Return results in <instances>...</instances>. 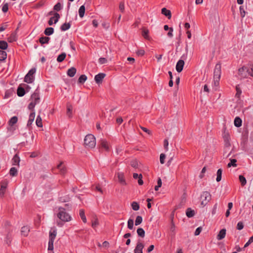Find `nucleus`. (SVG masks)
<instances>
[{
  "label": "nucleus",
  "mask_w": 253,
  "mask_h": 253,
  "mask_svg": "<svg viewBox=\"0 0 253 253\" xmlns=\"http://www.w3.org/2000/svg\"><path fill=\"white\" fill-rule=\"evenodd\" d=\"M84 146L86 149H92L96 145V139L91 134L86 135L84 139Z\"/></svg>",
  "instance_id": "1"
},
{
  "label": "nucleus",
  "mask_w": 253,
  "mask_h": 253,
  "mask_svg": "<svg viewBox=\"0 0 253 253\" xmlns=\"http://www.w3.org/2000/svg\"><path fill=\"white\" fill-rule=\"evenodd\" d=\"M59 212L57 217L62 221L68 222L71 220V216L66 212V209L60 207L58 208Z\"/></svg>",
  "instance_id": "2"
},
{
  "label": "nucleus",
  "mask_w": 253,
  "mask_h": 253,
  "mask_svg": "<svg viewBox=\"0 0 253 253\" xmlns=\"http://www.w3.org/2000/svg\"><path fill=\"white\" fill-rule=\"evenodd\" d=\"M49 242H48V250L52 251L53 250V243L55 237L57 235V231L55 229L51 230L49 231Z\"/></svg>",
  "instance_id": "3"
},
{
  "label": "nucleus",
  "mask_w": 253,
  "mask_h": 253,
  "mask_svg": "<svg viewBox=\"0 0 253 253\" xmlns=\"http://www.w3.org/2000/svg\"><path fill=\"white\" fill-rule=\"evenodd\" d=\"M211 195L208 191L203 192L201 195V205L205 206L211 200Z\"/></svg>",
  "instance_id": "4"
},
{
  "label": "nucleus",
  "mask_w": 253,
  "mask_h": 253,
  "mask_svg": "<svg viewBox=\"0 0 253 253\" xmlns=\"http://www.w3.org/2000/svg\"><path fill=\"white\" fill-rule=\"evenodd\" d=\"M36 68H32L24 78V82L30 84L33 82L34 80V74L36 72Z\"/></svg>",
  "instance_id": "5"
},
{
  "label": "nucleus",
  "mask_w": 253,
  "mask_h": 253,
  "mask_svg": "<svg viewBox=\"0 0 253 253\" xmlns=\"http://www.w3.org/2000/svg\"><path fill=\"white\" fill-rule=\"evenodd\" d=\"M222 136L224 142L225 149H229L231 146V143L230 137L229 132L224 130L222 134Z\"/></svg>",
  "instance_id": "6"
},
{
  "label": "nucleus",
  "mask_w": 253,
  "mask_h": 253,
  "mask_svg": "<svg viewBox=\"0 0 253 253\" xmlns=\"http://www.w3.org/2000/svg\"><path fill=\"white\" fill-rule=\"evenodd\" d=\"M221 66L220 63H217L213 71V78L220 79L221 75Z\"/></svg>",
  "instance_id": "7"
},
{
  "label": "nucleus",
  "mask_w": 253,
  "mask_h": 253,
  "mask_svg": "<svg viewBox=\"0 0 253 253\" xmlns=\"http://www.w3.org/2000/svg\"><path fill=\"white\" fill-rule=\"evenodd\" d=\"M31 99L32 100V102L36 103V104L39 103L40 100V97L39 87L36 89L35 92L31 95Z\"/></svg>",
  "instance_id": "8"
},
{
  "label": "nucleus",
  "mask_w": 253,
  "mask_h": 253,
  "mask_svg": "<svg viewBox=\"0 0 253 253\" xmlns=\"http://www.w3.org/2000/svg\"><path fill=\"white\" fill-rule=\"evenodd\" d=\"M249 69L245 67L240 68L238 70V75L242 78H246L248 75Z\"/></svg>",
  "instance_id": "9"
},
{
  "label": "nucleus",
  "mask_w": 253,
  "mask_h": 253,
  "mask_svg": "<svg viewBox=\"0 0 253 253\" xmlns=\"http://www.w3.org/2000/svg\"><path fill=\"white\" fill-rule=\"evenodd\" d=\"M144 247V244L140 241H138L134 250V253H143V249Z\"/></svg>",
  "instance_id": "10"
},
{
  "label": "nucleus",
  "mask_w": 253,
  "mask_h": 253,
  "mask_svg": "<svg viewBox=\"0 0 253 253\" xmlns=\"http://www.w3.org/2000/svg\"><path fill=\"white\" fill-rule=\"evenodd\" d=\"M106 76V74L104 73H99L96 75L94 77V80L97 84L102 83L103 79Z\"/></svg>",
  "instance_id": "11"
},
{
  "label": "nucleus",
  "mask_w": 253,
  "mask_h": 253,
  "mask_svg": "<svg viewBox=\"0 0 253 253\" xmlns=\"http://www.w3.org/2000/svg\"><path fill=\"white\" fill-rule=\"evenodd\" d=\"M184 61L183 60H179L176 65V70L178 73H180L183 69Z\"/></svg>",
  "instance_id": "12"
},
{
  "label": "nucleus",
  "mask_w": 253,
  "mask_h": 253,
  "mask_svg": "<svg viewBox=\"0 0 253 253\" xmlns=\"http://www.w3.org/2000/svg\"><path fill=\"white\" fill-rule=\"evenodd\" d=\"M149 30L145 27H143L142 28V36L143 37L144 39L146 40L150 41L151 38L149 36Z\"/></svg>",
  "instance_id": "13"
},
{
  "label": "nucleus",
  "mask_w": 253,
  "mask_h": 253,
  "mask_svg": "<svg viewBox=\"0 0 253 253\" xmlns=\"http://www.w3.org/2000/svg\"><path fill=\"white\" fill-rule=\"evenodd\" d=\"M117 176L119 179V182L123 185H126V182L125 177H124V174L123 172H118L117 173Z\"/></svg>",
  "instance_id": "14"
},
{
  "label": "nucleus",
  "mask_w": 253,
  "mask_h": 253,
  "mask_svg": "<svg viewBox=\"0 0 253 253\" xmlns=\"http://www.w3.org/2000/svg\"><path fill=\"white\" fill-rule=\"evenodd\" d=\"M99 143H100V146L101 148H104L107 151L109 150L108 142L106 139H102Z\"/></svg>",
  "instance_id": "15"
},
{
  "label": "nucleus",
  "mask_w": 253,
  "mask_h": 253,
  "mask_svg": "<svg viewBox=\"0 0 253 253\" xmlns=\"http://www.w3.org/2000/svg\"><path fill=\"white\" fill-rule=\"evenodd\" d=\"M162 14L166 16L169 19L171 17V13L169 10L167 9L166 8L164 7L162 9Z\"/></svg>",
  "instance_id": "16"
},
{
  "label": "nucleus",
  "mask_w": 253,
  "mask_h": 253,
  "mask_svg": "<svg viewBox=\"0 0 253 253\" xmlns=\"http://www.w3.org/2000/svg\"><path fill=\"white\" fill-rule=\"evenodd\" d=\"M226 230L225 229H221L219 233L218 234V235H217V239L218 240H221L222 239H223V238H225V235H226Z\"/></svg>",
  "instance_id": "17"
},
{
  "label": "nucleus",
  "mask_w": 253,
  "mask_h": 253,
  "mask_svg": "<svg viewBox=\"0 0 253 253\" xmlns=\"http://www.w3.org/2000/svg\"><path fill=\"white\" fill-rule=\"evenodd\" d=\"M186 201V194L185 193H184L182 195L181 199V201L180 204L176 206V208H181L184 205Z\"/></svg>",
  "instance_id": "18"
},
{
  "label": "nucleus",
  "mask_w": 253,
  "mask_h": 253,
  "mask_svg": "<svg viewBox=\"0 0 253 253\" xmlns=\"http://www.w3.org/2000/svg\"><path fill=\"white\" fill-rule=\"evenodd\" d=\"M35 117V113L34 111H33V112L31 113L29 115V120L28 121L27 125L28 127H30L31 126L33 122H34Z\"/></svg>",
  "instance_id": "19"
},
{
  "label": "nucleus",
  "mask_w": 253,
  "mask_h": 253,
  "mask_svg": "<svg viewBox=\"0 0 253 253\" xmlns=\"http://www.w3.org/2000/svg\"><path fill=\"white\" fill-rule=\"evenodd\" d=\"M29 231L30 229L28 226H24L21 228V234L25 237H27L28 235Z\"/></svg>",
  "instance_id": "20"
},
{
  "label": "nucleus",
  "mask_w": 253,
  "mask_h": 253,
  "mask_svg": "<svg viewBox=\"0 0 253 253\" xmlns=\"http://www.w3.org/2000/svg\"><path fill=\"white\" fill-rule=\"evenodd\" d=\"M57 168L59 169L61 174L64 175L66 172V168L64 166H63V162H61L57 165Z\"/></svg>",
  "instance_id": "21"
},
{
  "label": "nucleus",
  "mask_w": 253,
  "mask_h": 253,
  "mask_svg": "<svg viewBox=\"0 0 253 253\" xmlns=\"http://www.w3.org/2000/svg\"><path fill=\"white\" fill-rule=\"evenodd\" d=\"M76 72L77 70L75 67H71L68 70L67 74L70 77H73L75 75Z\"/></svg>",
  "instance_id": "22"
},
{
  "label": "nucleus",
  "mask_w": 253,
  "mask_h": 253,
  "mask_svg": "<svg viewBox=\"0 0 253 253\" xmlns=\"http://www.w3.org/2000/svg\"><path fill=\"white\" fill-rule=\"evenodd\" d=\"M50 38L48 37H41L39 41L41 44H47L49 43Z\"/></svg>",
  "instance_id": "23"
},
{
  "label": "nucleus",
  "mask_w": 253,
  "mask_h": 253,
  "mask_svg": "<svg viewBox=\"0 0 253 253\" xmlns=\"http://www.w3.org/2000/svg\"><path fill=\"white\" fill-rule=\"evenodd\" d=\"M17 94L19 97L24 96L25 94V89L21 86H19L17 90Z\"/></svg>",
  "instance_id": "24"
},
{
  "label": "nucleus",
  "mask_w": 253,
  "mask_h": 253,
  "mask_svg": "<svg viewBox=\"0 0 253 253\" xmlns=\"http://www.w3.org/2000/svg\"><path fill=\"white\" fill-rule=\"evenodd\" d=\"M53 33L54 29L52 27L46 28L44 31V34L47 36L51 35Z\"/></svg>",
  "instance_id": "25"
},
{
  "label": "nucleus",
  "mask_w": 253,
  "mask_h": 253,
  "mask_svg": "<svg viewBox=\"0 0 253 253\" xmlns=\"http://www.w3.org/2000/svg\"><path fill=\"white\" fill-rule=\"evenodd\" d=\"M13 165H19L20 158L17 154H15L12 159Z\"/></svg>",
  "instance_id": "26"
},
{
  "label": "nucleus",
  "mask_w": 253,
  "mask_h": 253,
  "mask_svg": "<svg viewBox=\"0 0 253 253\" xmlns=\"http://www.w3.org/2000/svg\"><path fill=\"white\" fill-rule=\"evenodd\" d=\"M18 121V118L16 116L12 117L8 121V125L10 126H13Z\"/></svg>",
  "instance_id": "27"
},
{
  "label": "nucleus",
  "mask_w": 253,
  "mask_h": 253,
  "mask_svg": "<svg viewBox=\"0 0 253 253\" xmlns=\"http://www.w3.org/2000/svg\"><path fill=\"white\" fill-rule=\"evenodd\" d=\"M71 27V24L70 23H65L63 24H62L60 27V29L62 31H66L68 29H69Z\"/></svg>",
  "instance_id": "28"
},
{
  "label": "nucleus",
  "mask_w": 253,
  "mask_h": 253,
  "mask_svg": "<svg viewBox=\"0 0 253 253\" xmlns=\"http://www.w3.org/2000/svg\"><path fill=\"white\" fill-rule=\"evenodd\" d=\"M79 215L84 223L86 222V218L85 215L84 211L83 209H81L79 211Z\"/></svg>",
  "instance_id": "29"
},
{
  "label": "nucleus",
  "mask_w": 253,
  "mask_h": 253,
  "mask_svg": "<svg viewBox=\"0 0 253 253\" xmlns=\"http://www.w3.org/2000/svg\"><path fill=\"white\" fill-rule=\"evenodd\" d=\"M242 123V121L240 118H239L238 117H237L235 118V119L234 120V122L235 126L239 127L241 126Z\"/></svg>",
  "instance_id": "30"
},
{
  "label": "nucleus",
  "mask_w": 253,
  "mask_h": 253,
  "mask_svg": "<svg viewBox=\"0 0 253 253\" xmlns=\"http://www.w3.org/2000/svg\"><path fill=\"white\" fill-rule=\"evenodd\" d=\"M8 47V44L4 41H0V49L2 50H5Z\"/></svg>",
  "instance_id": "31"
},
{
  "label": "nucleus",
  "mask_w": 253,
  "mask_h": 253,
  "mask_svg": "<svg viewBox=\"0 0 253 253\" xmlns=\"http://www.w3.org/2000/svg\"><path fill=\"white\" fill-rule=\"evenodd\" d=\"M66 56V54L65 52H63L61 54H59L57 58V61L58 62H62L64 60Z\"/></svg>",
  "instance_id": "32"
},
{
  "label": "nucleus",
  "mask_w": 253,
  "mask_h": 253,
  "mask_svg": "<svg viewBox=\"0 0 253 253\" xmlns=\"http://www.w3.org/2000/svg\"><path fill=\"white\" fill-rule=\"evenodd\" d=\"M6 57V52L4 50H0V61H3L5 60Z\"/></svg>",
  "instance_id": "33"
},
{
  "label": "nucleus",
  "mask_w": 253,
  "mask_h": 253,
  "mask_svg": "<svg viewBox=\"0 0 253 253\" xmlns=\"http://www.w3.org/2000/svg\"><path fill=\"white\" fill-rule=\"evenodd\" d=\"M85 8L84 5H82L79 10V14L80 17L83 18L84 15Z\"/></svg>",
  "instance_id": "34"
},
{
  "label": "nucleus",
  "mask_w": 253,
  "mask_h": 253,
  "mask_svg": "<svg viewBox=\"0 0 253 253\" xmlns=\"http://www.w3.org/2000/svg\"><path fill=\"white\" fill-rule=\"evenodd\" d=\"M230 163H229L227 165V167L228 168H230L231 167H237V164H236V162H237V160L235 159H230Z\"/></svg>",
  "instance_id": "35"
},
{
  "label": "nucleus",
  "mask_w": 253,
  "mask_h": 253,
  "mask_svg": "<svg viewBox=\"0 0 253 253\" xmlns=\"http://www.w3.org/2000/svg\"><path fill=\"white\" fill-rule=\"evenodd\" d=\"M87 80V77L85 75H82L79 78L78 84H83Z\"/></svg>",
  "instance_id": "36"
},
{
  "label": "nucleus",
  "mask_w": 253,
  "mask_h": 253,
  "mask_svg": "<svg viewBox=\"0 0 253 253\" xmlns=\"http://www.w3.org/2000/svg\"><path fill=\"white\" fill-rule=\"evenodd\" d=\"M12 240V235L11 234H7L5 239V242L6 244H7L8 246H10L11 242Z\"/></svg>",
  "instance_id": "37"
},
{
  "label": "nucleus",
  "mask_w": 253,
  "mask_h": 253,
  "mask_svg": "<svg viewBox=\"0 0 253 253\" xmlns=\"http://www.w3.org/2000/svg\"><path fill=\"white\" fill-rule=\"evenodd\" d=\"M36 125L39 127H42V120L40 115L37 116L36 121Z\"/></svg>",
  "instance_id": "38"
},
{
  "label": "nucleus",
  "mask_w": 253,
  "mask_h": 253,
  "mask_svg": "<svg viewBox=\"0 0 253 253\" xmlns=\"http://www.w3.org/2000/svg\"><path fill=\"white\" fill-rule=\"evenodd\" d=\"M137 233L138 236L141 238H143L145 236V231L142 228H138L137 229Z\"/></svg>",
  "instance_id": "39"
},
{
  "label": "nucleus",
  "mask_w": 253,
  "mask_h": 253,
  "mask_svg": "<svg viewBox=\"0 0 253 253\" xmlns=\"http://www.w3.org/2000/svg\"><path fill=\"white\" fill-rule=\"evenodd\" d=\"M184 30L186 31V33L187 35V37L188 39H190V31L189 30V28H190V24L189 23H185L184 24Z\"/></svg>",
  "instance_id": "40"
},
{
  "label": "nucleus",
  "mask_w": 253,
  "mask_h": 253,
  "mask_svg": "<svg viewBox=\"0 0 253 253\" xmlns=\"http://www.w3.org/2000/svg\"><path fill=\"white\" fill-rule=\"evenodd\" d=\"M7 187V183H6L5 185L2 184L1 185L0 189V196L1 197H3L5 192V190Z\"/></svg>",
  "instance_id": "41"
},
{
  "label": "nucleus",
  "mask_w": 253,
  "mask_h": 253,
  "mask_svg": "<svg viewBox=\"0 0 253 253\" xmlns=\"http://www.w3.org/2000/svg\"><path fill=\"white\" fill-rule=\"evenodd\" d=\"M131 206L132 209L134 211H137L139 210V209L140 208L139 205L136 202H133L131 204Z\"/></svg>",
  "instance_id": "42"
},
{
  "label": "nucleus",
  "mask_w": 253,
  "mask_h": 253,
  "mask_svg": "<svg viewBox=\"0 0 253 253\" xmlns=\"http://www.w3.org/2000/svg\"><path fill=\"white\" fill-rule=\"evenodd\" d=\"M9 174L12 176H15L17 175V170L14 168L12 167L10 169L9 171Z\"/></svg>",
  "instance_id": "43"
},
{
  "label": "nucleus",
  "mask_w": 253,
  "mask_h": 253,
  "mask_svg": "<svg viewBox=\"0 0 253 253\" xmlns=\"http://www.w3.org/2000/svg\"><path fill=\"white\" fill-rule=\"evenodd\" d=\"M222 170L221 169H218L217 171V177L216 180L217 182H219L221 179Z\"/></svg>",
  "instance_id": "44"
},
{
  "label": "nucleus",
  "mask_w": 253,
  "mask_h": 253,
  "mask_svg": "<svg viewBox=\"0 0 253 253\" xmlns=\"http://www.w3.org/2000/svg\"><path fill=\"white\" fill-rule=\"evenodd\" d=\"M142 217L140 215H138L136 216L135 221V225L137 226L140 224L142 222Z\"/></svg>",
  "instance_id": "45"
},
{
  "label": "nucleus",
  "mask_w": 253,
  "mask_h": 253,
  "mask_svg": "<svg viewBox=\"0 0 253 253\" xmlns=\"http://www.w3.org/2000/svg\"><path fill=\"white\" fill-rule=\"evenodd\" d=\"M134 221L132 219H129L127 221V227L128 229L131 230L133 228Z\"/></svg>",
  "instance_id": "46"
},
{
  "label": "nucleus",
  "mask_w": 253,
  "mask_h": 253,
  "mask_svg": "<svg viewBox=\"0 0 253 253\" xmlns=\"http://www.w3.org/2000/svg\"><path fill=\"white\" fill-rule=\"evenodd\" d=\"M239 178L240 181L241 183V185L242 186L245 185L247 183V181H246L245 177L244 176L240 175L239 176Z\"/></svg>",
  "instance_id": "47"
},
{
  "label": "nucleus",
  "mask_w": 253,
  "mask_h": 253,
  "mask_svg": "<svg viewBox=\"0 0 253 253\" xmlns=\"http://www.w3.org/2000/svg\"><path fill=\"white\" fill-rule=\"evenodd\" d=\"M13 94V91L9 89L7 90L5 93L4 97L6 98L10 97Z\"/></svg>",
  "instance_id": "48"
},
{
  "label": "nucleus",
  "mask_w": 253,
  "mask_h": 253,
  "mask_svg": "<svg viewBox=\"0 0 253 253\" xmlns=\"http://www.w3.org/2000/svg\"><path fill=\"white\" fill-rule=\"evenodd\" d=\"M130 166L134 168H137L138 167V162L136 160H132L130 162Z\"/></svg>",
  "instance_id": "49"
},
{
  "label": "nucleus",
  "mask_w": 253,
  "mask_h": 253,
  "mask_svg": "<svg viewBox=\"0 0 253 253\" xmlns=\"http://www.w3.org/2000/svg\"><path fill=\"white\" fill-rule=\"evenodd\" d=\"M17 40L16 37V34L15 33H12L10 35V37L8 38V41L9 42H12L13 41H16Z\"/></svg>",
  "instance_id": "50"
},
{
  "label": "nucleus",
  "mask_w": 253,
  "mask_h": 253,
  "mask_svg": "<svg viewBox=\"0 0 253 253\" xmlns=\"http://www.w3.org/2000/svg\"><path fill=\"white\" fill-rule=\"evenodd\" d=\"M61 9V4L60 2H57L53 7V9L57 11H59Z\"/></svg>",
  "instance_id": "51"
},
{
  "label": "nucleus",
  "mask_w": 253,
  "mask_h": 253,
  "mask_svg": "<svg viewBox=\"0 0 253 253\" xmlns=\"http://www.w3.org/2000/svg\"><path fill=\"white\" fill-rule=\"evenodd\" d=\"M165 159H166V155L163 153L161 154L160 155V161L161 164H163L165 163Z\"/></svg>",
  "instance_id": "52"
},
{
  "label": "nucleus",
  "mask_w": 253,
  "mask_h": 253,
  "mask_svg": "<svg viewBox=\"0 0 253 253\" xmlns=\"http://www.w3.org/2000/svg\"><path fill=\"white\" fill-rule=\"evenodd\" d=\"M119 9L121 12L123 13L125 11V4L124 2H121L119 4Z\"/></svg>",
  "instance_id": "53"
},
{
  "label": "nucleus",
  "mask_w": 253,
  "mask_h": 253,
  "mask_svg": "<svg viewBox=\"0 0 253 253\" xmlns=\"http://www.w3.org/2000/svg\"><path fill=\"white\" fill-rule=\"evenodd\" d=\"M240 11L241 17H244L245 16L246 12H245V9L244 8L243 6H241L240 7Z\"/></svg>",
  "instance_id": "54"
},
{
  "label": "nucleus",
  "mask_w": 253,
  "mask_h": 253,
  "mask_svg": "<svg viewBox=\"0 0 253 253\" xmlns=\"http://www.w3.org/2000/svg\"><path fill=\"white\" fill-rule=\"evenodd\" d=\"M244 224L242 222L240 221L237 223V229L238 230H241L244 228Z\"/></svg>",
  "instance_id": "55"
},
{
  "label": "nucleus",
  "mask_w": 253,
  "mask_h": 253,
  "mask_svg": "<svg viewBox=\"0 0 253 253\" xmlns=\"http://www.w3.org/2000/svg\"><path fill=\"white\" fill-rule=\"evenodd\" d=\"M72 106L70 105L68 106L67 107V114L69 116V117H71L72 116Z\"/></svg>",
  "instance_id": "56"
},
{
  "label": "nucleus",
  "mask_w": 253,
  "mask_h": 253,
  "mask_svg": "<svg viewBox=\"0 0 253 253\" xmlns=\"http://www.w3.org/2000/svg\"><path fill=\"white\" fill-rule=\"evenodd\" d=\"M36 105V103L32 101L28 105V108L29 110L34 111V108Z\"/></svg>",
  "instance_id": "57"
},
{
  "label": "nucleus",
  "mask_w": 253,
  "mask_h": 253,
  "mask_svg": "<svg viewBox=\"0 0 253 253\" xmlns=\"http://www.w3.org/2000/svg\"><path fill=\"white\" fill-rule=\"evenodd\" d=\"M8 10V5L7 3H5L2 7V10L3 12H6Z\"/></svg>",
  "instance_id": "58"
},
{
  "label": "nucleus",
  "mask_w": 253,
  "mask_h": 253,
  "mask_svg": "<svg viewBox=\"0 0 253 253\" xmlns=\"http://www.w3.org/2000/svg\"><path fill=\"white\" fill-rule=\"evenodd\" d=\"M253 242V235L251 237H250L249 241L246 243V244L244 246V248L247 247L248 246H249L250 244H251Z\"/></svg>",
  "instance_id": "59"
},
{
  "label": "nucleus",
  "mask_w": 253,
  "mask_h": 253,
  "mask_svg": "<svg viewBox=\"0 0 253 253\" xmlns=\"http://www.w3.org/2000/svg\"><path fill=\"white\" fill-rule=\"evenodd\" d=\"M107 62V60L106 58H104V57H101L99 59V63L100 64H105V63H106Z\"/></svg>",
  "instance_id": "60"
},
{
  "label": "nucleus",
  "mask_w": 253,
  "mask_h": 253,
  "mask_svg": "<svg viewBox=\"0 0 253 253\" xmlns=\"http://www.w3.org/2000/svg\"><path fill=\"white\" fill-rule=\"evenodd\" d=\"M220 79L213 78V84L215 86L217 87L219 84V81Z\"/></svg>",
  "instance_id": "61"
},
{
  "label": "nucleus",
  "mask_w": 253,
  "mask_h": 253,
  "mask_svg": "<svg viewBox=\"0 0 253 253\" xmlns=\"http://www.w3.org/2000/svg\"><path fill=\"white\" fill-rule=\"evenodd\" d=\"M202 227H199L198 228H197L196 229V231H195V233H194V235H195V236H198V235H199L200 234V233H201V232L202 231Z\"/></svg>",
  "instance_id": "62"
},
{
  "label": "nucleus",
  "mask_w": 253,
  "mask_h": 253,
  "mask_svg": "<svg viewBox=\"0 0 253 253\" xmlns=\"http://www.w3.org/2000/svg\"><path fill=\"white\" fill-rule=\"evenodd\" d=\"M141 129L143 130L144 132L147 133L149 135H152V132L148 129L146 127L140 126Z\"/></svg>",
  "instance_id": "63"
},
{
  "label": "nucleus",
  "mask_w": 253,
  "mask_h": 253,
  "mask_svg": "<svg viewBox=\"0 0 253 253\" xmlns=\"http://www.w3.org/2000/svg\"><path fill=\"white\" fill-rule=\"evenodd\" d=\"M136 53L138 55V56H143L145 54V51L143 50V49H139L138 50V51L136 52Z\"/></svg>",
  "instance_id": "64"
}]
</instances>
